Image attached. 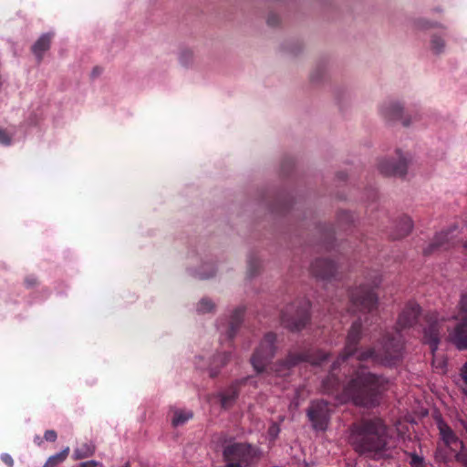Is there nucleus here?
Here are the masks:
<instances>
[{"label":"nucleus","instance_id":"nucleus-7","mask_svg":"<svg viewBox=\"0 0 467 467\" xmlns=\"http://www.w3.org/2000/svg\"><path fill=\"white\" fill-rule=\"evenodd\" d=\"M276 350V335L273 332L266 333L250 358V363L256 374L268 373V367L275 356Z\"/></svg>","mask_w":467,"mask_h":467},{"label":"nucleus","instance_id":"nucleus-42","mask_svg":"<svg viewBox=\"0 0 467 467\" xmlns=\"http://www.w3.org/2000/svg\"><path fill=\"white\" fill-rule=\"evenodd\" d=\"M1 459L2 461L7 464L9 467H12L13 464H14V461H13V458L11 457V455H9L8 453H3L1 455Z\"/></svg>","mask_w":467,"mask_h":467},{"label":"nucleus","instance_id":"nucleus-49","mask_svg":"<svg viewBox=\"0 0 467 467\" xmlns=\"http://www.w3.org/2000/svg\"><path fill=\"white\" fill-rule=\"evenodd\" d=\"M414 467H426V465H425V463H424V462H423L421 464L416 465V466H414Z\"/></svg>","mask_w":467,"mask_h":467},{"label":"nucleus","instance_id":"nucleus-33","mask_svg":"<svg viewBox=\"0 0 467 467\" xmlns=\"http://www.w3.org/2000/svg\"><path fill=\"white\" fill-rule=\"evenodd\" d=\"M334 239V230L331 227H325L324 229V242L326 245V249H329L331 246V242Z\"/></svg>","mask_w":467,"mask_h":467},{"label":"nucleus","instance_id":"nucleus-29","mask_svg":"<svg viewBox=\"0 0 467 467\" xmlns=\"http://www.w3.org/2000/svg\"><path fill=\"white\" fill-rule=\"evenodd\" d=\"M415 26L418 28V29H421V30H426V29H429V28H434V27H441V28H443L445 29V27L440 24H438L437 22H432V21H430L426 18H419L415 21Z\"/></svg>","mask_w":467,"mask_h":467},{"label":"nucleus","instance_id":"nucleus-9","mask_svg":"<svg viewBox=\"0 0 467 467\" xmlns=\"http://www.w3.org/2000/svg\"><path fill=\"white\" fill-rule=\"evenodd\" d=\"M408 164V158L401 151L397 150L395 157L379 160L378 170L385 176L403 177L407 173Z\"/></svg>","mask_w":467,"mask_h":467},{"label":"nucleus","instance_id":"nucleus-32","mask_svg":"<svg viewBox=\"0 0 467 467\" xmlns=\"http://www.w3.org/2000/svg\"><path fill=\"white\" fill-rule=\"evenodd\" d=\"M280 426L277 422H272L268 428L267 434L271 441H275L280 433Z\"/></svg>","mask_w":467,"mask_h":467},{"label":"nucleus","instance_id":"nucleus-51","mask_svg":"<svg viewBox=\"0 0 467 467\" xmlns=\"http://www.w3.org/2000/svg\"><path fill=\"white\" fill-rule=\"evenodd\" d=\"M463 248L467 250V241L463 244Z\"/></svg>","mask_w":467,"mask_h":467},{"label":"nucleus","instance_id":"nucleus-5","mask_svg":"<svg viewBox=\"0 0 467 467\" xmlns=\"http://www.w3.org/2000/svg\"><path fill=\"white\" fill-rule=\"evenodd\" d=\"M328 358L327 353L323 350H306L300 353L289 351L285 359L279 360L269 368L278 377H285L290 373L292 368L307 361L314 365H320Z\"/></svg>","mask_w":467,"mask_h":467},{"label":"nucleus","instance_id":"nucleus-36","mask_svg":"<svg viewBox=\"0 0 467 467\" xmlns=\"http://www.w3.org/2000/svg\"><path fill=\"white\" fill-rule=\"evenodd\" d=\"M409 455L410 457V464L411 467L421 464L424 462V458L418 455L416 452H410Z\"/></svg>","mask_w":467,"mask_h":467},{"label":"nucleus","instance_id":"nucleus-22","mask_svg":"<svg viewBox=\"0 0 467 467\" xmlns=\"http://www.w3.org/2000/svg\"><path fill=\"white\" fill-rule=\"evenodd\" d=\"M413 228L412 220L409 216H402L400 218L395 225V229L390 233L392 239H400L407 236Z\"/></svg>","mask_w":467,"mask_h":467},{"label":"nucleus","instance_id":"nucleus-8","mask_svg":"<svg viewBox=\"0 0 467 467\" xmlns=\"http://www.w3.org/2000/svg\"><path fill=\"white\" fill-rule=\"evenodd\" d=\"M310 302L301 299L288 305L281 312L282 325L291 331H299L309 320Z\"/></svg>","mask_w":467,"mask_h":467},{"label":"nucleus","instance_id":"nucleus-13","mask_svg":"<svg viewBox=\"0 0 467 467\" xmlns=\"http://www.w3.org/2000/svg\"><path fill=\"white\" fill-rule=\"evenodd\" d=\"M380 114L388 121H400L403 126L408 127L413 119L405 112L403 105L397 100L385 101L380 106Z\"/></svg>","mask_w":467,"mask_h":467},{"label":"nucleus","instance_id":"nucleus-20","mask_svg":"<svg viewBox=\"0 0 467 467\" xmlns=\"http://www.w3.org/2000/svg\"><path fill=\"white\" fill-rule=\"evenodd\" d=\"M232 353L230 351H224L215 354L207 368L209 376L215 378L219 375L221 368H223L230 360Z\"/></svg>","mask_w":467,"mask_h":467},{"label":"nucleus","instance_id":"nucleus-43","mask_svg":"<svg viewBox=\"0 0 467 467\" xmlns=\"http://www.w3.org/2000/svg\"><path fill=\"white\" fill-rule=\"evenodd\" d=\"M461 375L465 382H467V362L461 368Z\"/></svg>","mask_w":467,"mask_h":467},{"label":"nucleus","instance_id":"nucleus-50","mask_svg":"<svg viewBox=\"0 0 467 467\" xmlns=\"http://www.w3.org/2000/svg\"><path fill=\"white\" fill-rule=\"evenodd\" d=\"M196 366L199 368H202V367L200 365V363L197 361L196 362Z\"/></svg>","mask_w":467,"mask_h":467},{"label":"nucleus","instance_id":"nucleus-23","mask_svg":"<svg viewBox=\"0 0 467 467\" xmlns=\"http://www.w3.org/2000/svg\"><path fill=\"white\" fill-rule=\"evenodd\" d=\"M430 49L436 55L441 56L446 51L445 35L441 33H433L430 37Z\"/></svg>","mask_w":467,"mask_h":467},{"label":"nucleus","instance_id":"nucleus-28","mask_svg":"<svg viewBox=\"0 0 467 467\" xmlns=\"http://www.w3.org/2000/svg\"><path fill=\"white\" fill-rule=\"evenodd\" d=\"M214 307H215V306L212 302V300L204 297V298H202L199 301V303L197 304L196 310L200 314H205V313L212 312L214 309Z\"/></svg>","mask_w":467,"mask_h":467},{"label":"nucleus","instance_id":"nucleus-17","mask_svg":"<svg viewBox=\"0 0 467 467\" xmlns=\"http://www.w3.org/2000/svg\"><path fill=\"white\" fill-rule=\"evenodd\" d=\"M448 339L458 350H467V318L459 320L453 327H448Z\"/></svg>","mask_w":467,"mask_h":467},{"label":"nucleus","instance_id":"nucleus-41","mask_svg":"<svg viewBox=\"0 0 467 467\" xmlns=\"http://www.w3.org/2000/svg\"><path fill=\"white\" fill-rule=\"evenodd\" d=\"M44 438L47 441H55L57 438V432L53 430H47L45 431Z\"/></svg>","mask_w":467,"mask_h":467},{"label":"nucleus","instance_id":"nucleus-25","mask_svg":"<svg viewBox=\"0 0 467 467\" xmlns=\"http://www.w3.org/2000/svg\"><path fill=\"white\" fill-rule=\"evenodd\" d=\"M193 417V413L190 410L175 409L171 419V425L179 427L185 424Z\"/></svg>","mask_w":467,"mask_h":467},{"label":"nucleus","instance_id":"nucleus-1","mask_svg":"<svg viewBox=\"0 0 467 467\" xmlns=\"http://www.w3.org/2000/svg\"><path fill=\"white\" fill-rule=\"evenodd\" d=\"M361 330L362 320L358 317L351 325L342 353L333 362L328 376L322 381L324 392L333 394L339 389L340 379L336 376L335 371L350 357L356 356L357 360L360 362L370 360L374 364L385 367H393L402 359L404 342L400 332L386 334L380 342L381 348L379 350L375 348L358 349L362 335Z\"/></svg>","mask_w":467,"mask_h":467},{"label":"nucleus","instance_id":"nucleus-19","mask_svg":"<svg viewBox=\"0 0 467 467\" xmlns=\"http://www.w3.org/2000/svg\"><path fill=\"white\" fill-rule=\"evenodd\" d=\"M438 429L441 441L451 451H456L459 448H464L462 441L448 424L441 420L438 423Z\"/></svg>","mask_w":467,"mask_h":467},{"label":"nucleus","instance_id":"nucleus-40","mask_svg":"<svg viewBox=\"0 0 467 467\" xmlns=\"http://www.w3.org/2000/svg\"><path fill=\"white\" fill-rule=\"evenodd\" d=\"M78 467H103V464L100 462L91 460L79 463Z\"/></svg>","mask_w":467,"mask_h":467},{"label":"nucleus","instance_id":"nucleus-45","mask_svg":"<svg viewBox=\"0 0 467 467\" xmlns=\"http://www.w3.org/2000/svg\"><path fill=\"white\" fill-rule=\"evenodd\" d=\"M433 366H435L436 368H443L446 367V362L445 361H439V363L436 365V361L433 360L432 362Z\"/></svg>","mask_w":467,"mask_h":467},{"label":"nucleus","instance_id":"nucleus-3","mask_svg":"<svg viewBox=\"0 0 467 467\" xmlns=\"http://www.w3.org/2000/svg\"><path fill=\"white\" fill-rule=\"evenodd\" d=\"M387 381L378 374L357 370L352 379L343 387V396L358 407H378Z\"/></svg>","mask_w":467,"mask_h":467},{"label":"nucleus","instance_id":"nucleus-38","mask_svg":"<svg viewBox=\"0 0 467 467\" xmlns=\"http://www.w3.org/2000/svg\"><path fill=\"white\" fill-rule=\"evenodd\" d=\"M325 73V68L323 67H317L311 74V79L313 81H318L321 77L324 75Z\"/></svg>","mask_w":467,"mask_h":467},{"label":"nucleus","instance_id":"nucleus-39","mask_svg":"<svg viewBox=\"0 0 467 467\" xmlns=\"http://www.w3.org/2000/svg\"><path fill=\"white\" fill-rule=\"evenodd\" d=\"M460 306L461 311L464 313V317L462 318H467V293L462 295Z\"/></svg>","mask_w":467,"mask_h":467},{"label":"nucleus","instance_id":"nucleus-46","mask_svg":"<svg viewBox=\"0 0 467 467\" xmlns=\"http://www.w3.org/2000/svg\"><path fill=\"white\" fill-rule=\"evenodd\" d=\"M100 74V69L99 67H95L93 70H92V77L95 78L97 76H99Z\"/></svg>","mask_w":467,"mask_h":467},{"label":"nucleus","instance_id":"nucleus-4","mask_svg":"<svg viewBox=\"0 0 467 467\" xmlns=\"http://www.w3.org/2000/svg\"><path fill=\"white\" fill-rule=\"evenodd\" d=\"M223 457L229 467H254L260 460L261 450L246 442H232L223 447Z\"/></svg>","mask_w":467,"mask_h":467},{"label":"nucleus","instance_id":"nucleus-12","mask_svg":"<svg viewBox=\"0 0 467 467\" xmlns=\"http://www.w3.org/2000/svg\"><path fill=\"white\" fill-rule=\"evenodd\" d=\"M427 326L423 328V342L430 346L431 353L434 354L441 342L443 319L439 318L436 313L427 317Z\"/></svg>","mask_w":467,"mask_h":467},{"label":"nucleus","instance_id":"nucleus-31","mask_svg":"<svg viewBox=\"0 0 467 467\" xmlns=\"http://www.w3.org/2000/svg\"><path fill=\"white\" fill-rule=\"evenodd\" d=\"M179 60L182 66L186 67V66L190 65L193 60L192 51L189 50V49L182 50L180 53Z\"/></svg>","mask_w":467,"mask_h":467},{"label":"nucleus","instance_id":"nucleus-35","mask_svg":"<svg viewBox=\"0 0 467 467\" xmlns=\"http://www.w3.org/2000/svg\"><path fill=\"white\" fill-rule=\"evenodd\" d=\"M460 449L461 450L455 453V460L463 466H467V451L463 450V448Z\"/></svg>","mask_w":467,"mask_h":467},{"label":"nucleus","instance_id":"nucleus-10","mask_svg":"<svg viewBox=\"0 0 467 467\" xmlns=\"http://www.w3.org/2000/svg\"><path fill=\"white\" fill-rule=\"evenodd\" d=\"M306 414L316 431L327 430L330 419L328 402L323 400L312 401Z\"/></svg>","mask_w":467,"mask_h":467},{"label":"nucleus","instance_id":"nucleus-34","mask_svg":"<svg viewBox=\"0 0 467 467\" xmlns=\"http://www.w3.org/2000/svg\"><path fill=\"white\" fill-rule=\"evenodd\" d=\"M337 221L340 226L350 223L353 222V215L349 212L344 211L338 214Z\"/></svg>","mask_w":467,"mask_h":467},{"label":"nucleus","instance_id":"nucleus-11","mask_svg":"<svg viewBox=\"0 0 467 467\" xmlns=\"http://www.w3.org/2000/svg\"><path fill=\"white\" fill-rule=\"evenodd\" d=\"M244 310V306H238L228 317L218 322L217 329L224 340L231 341L234 338L243 323Z\"/></svg>","mask_w":467,"mask_h":467},{"label":"nucleus","instance_id":"nucleus-2","mask_svg":"<svg viewBox=\"0 0 467 467\" xmlns=\"http://www.w3.org/2000/svg\"><path fill=\"white\" fill-rule=\"evenodd\" d=\"M388 427L378 417L363 419L350 427L349 442L359 454L379 460L389 455Z\"/></svg>","mask_w":467,"mask_h":467},{"label":"nucleus","instance_id":"nucleus-24","mask_svg":"<svg viewBox=\"0 0 467 467\" xmlns=\"http://www.w3.org/2000/svg\"><path fill=\"white\" fill-rule=\"evenodd\" d=\"M189 271L192 275L199 279H208L215 275V267L212 263H203L199 268L190 267Z\"/></svg>","mask_w":467,"mask_h":467},{"label":"nucleus","instance_id":"nucleus-27","mask_svg":"<svg viewBox=\"0 0 467 467\" xmlns=\"http://www.w3.org/2000/svg\"><path fill=\"white\" fill-rule=\"evenodd\" d=\"M69 453V447H66L61 451L50 456L46 462L44 467H55L60 462H63Z\"/></svg>","mask_w":467,"mask_h":467},{"label":"nucleus","instance_id":"nucleus-44","mask_svg":"<svg viewBox=\"0 0 467 467\" xmlns=\"http://www.w3.org/2000/svg\"><path fill=\"white\" fill-rule=\"evenodd\" d=\"M26 284L27 286H33L36 284V279L33 277H28L26 279Z\"/></svg>","mask_w":467,"mask_h":467},{"label":"nucleus","instance_id":"nucleus-15","mask_svg":"<svg viewBox=\"0 0 467 467\" xmlns=\"http://www.w3.org/2000/svg\"><path fill=\"white\" fill-rule=\"evenodd\" d=\"M245 384L257 387V382L254 377H245L235 380L227 389L220 393V401L223 409H228L234 405L239 395V387Z\"/></svg>","mask_w":467,"mask_h":467},{"label":"nucleus","instance_id":"nucleus-21","mask_svg":"<svg viewBox=\"0 0 467 467\" xmlns=\"http://www.w3.org/2000/svg\"><path fill=\"white\" fill-rule=\"evenodd\" d=\"M53 35V33L42 34L32 46V53L35 55L38 62L42 61L45 52L50 48Z\"/></svg>","mask_w":467,"mask_h":467},{"label":"nucleus","instance_id":"nucleus-47","mask_svg":"<svg viewBox=\"0 0 467 467\" xmlns=\"http://www.w3.org/2000/svg\"><path fill=\"white\" fill-rule=\"evenodd\" d=\"M284 420H285V416H279V417H278V422H277V423H279V424H280V423H281V422H283Z\"/></svg>","mask_w":467,"mask_h":467},{"label":"nucleus","instance_id":"nucleus-48","mask_svg":"<svg viewBox=\"0 0 467 467\" xmlns=\"http://www.w3.org/2000/svg\"><path fill=\"white\" fill-rule=\"evenodd\" d=\"M35 441L38 445L41 443L40 438L38 436L36 437Z\"/></svg>","mask_w":467,"mask_h":467},{"label":"nucleus","instance_id":"nucleus-37","mask_svg":"<svg viewBox=\"0 0 467 467\" xmlns=\"http://www.w3.org/2000/svg\"><path fill=\"white\" fill-rule=\"evenodd\" d=\"M0 144H3L5 146H8L11 144L10 136L5 130L2 129H0Z\"/></svg>","mask_w":467,"mask_h":467},{"label":"nucleus","instance_id":"nucleus-52","mask_svg":"<svg viewBox=\"0 0 467 467\" xmlns=\"http://www.w3.org/2000/svg\"><path fill=\"white\" fill-rule=\"evenodd\" d=\"M123 467H129V464L127 463V464H125Z\"/></svg>","mask_w":467,"mask_h":467},{"label":"nucleus","instance_id":"nucleus-6","mask_svg":"<svg viewBox=\"0 0 467 467\" xmlns=\"http://www.w3.org/2000/svg\"><path fill=\"white\" fill-rule=\"evenodd\" d=\"M380 284V279L376 277L370 285H360L349 292L350 308L353 312L371 314L378 306V296L374 288Z\"/></svg>","mask_w":467,"mask_h":467},{"label":"nucleus","instance_id":"nucleus-26","mask_svg":"<svg viewBox=\"0 0 467 467\" xmlns=\"http://www.w3.org/2000/svg\"><path fill=\"white\" fill-rule=\"evenodd\" d=\"M95 452V446L92 443H84L80 447L76 448L73 451V458L80 460L92 456Z\"/></svg>","mask_w":467,"mask_h":467},{"label":"nucleus","instance_id":"nucleus-18","mask_svg":"<svg viewBox=\"0 0 467 467\" xmlns=\"http://www.w3.org/2000/svg\"><path fill=\"white\" fill-rule=\"evenodd\" d=\"M337 271V264L327 258L315 260L311 264V273L317 278L328 280L333 277Z\"/></svg>","mask_w":467,"mask_h":467},{"label":"nucleus","instance_id":"nucleus-16","mask_svg":"<svg viewBox=\"0 0 467 467\" xmlns=\"http://www.w3.org/2000/svg\"><path fill=\"white\" fill-rule=\"evenodd\" d=\"M420 311L421 308L419 304L414 301H409L398 317V328L404 329L413 327L418 321Z\"/></svg>","mask_w":467,"mask_h":467},{"label":"nucleus","instance_id":"nucleus-30","mask_svg":"<svg viewBox=\"0 0 467 467\" xmlns=\"http://www.w3.org/2000/svg\"><path fill=\"white\" fill-rule=\"evenodd\" d=\"M260 268V260L255 256L248 258V275L250 277L254 276Z\"/></svg>","mask_w":467,"mask_h":467},{"label":"nucleus","instance_id":"nucleus-14","mask_svg":"<svg viewBox=\"0 0 467 467\" xmlns=\"http://www.w3.org/2000/svg\"><path fill=\"white\" fill-rule=\"evenodd\" d=\"M456 228L449 229L447 231H441V233L437 234L432 242L430 243L424 249L423 254L428 255L431 253L443 249L447 250L456 244L455 235L454 232L456 231Z\"/></svg>","mask_w":467,"mask_h":467}]
</instances>
